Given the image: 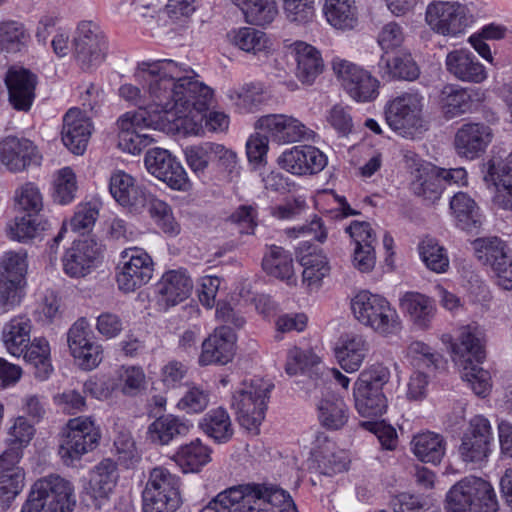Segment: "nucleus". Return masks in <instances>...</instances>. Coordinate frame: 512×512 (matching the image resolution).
<instances>
[{
  "label": "nucleus",
  "instance_id": "nucleus-57",
  "mask_svg": "<svg viewBox=\"0 0 512 512\" xmlns=\"http://www.w3.org/2000/svg\"><path fill=\"white\" fill-rule=\"evenodd\" d=\"M471 96L464 88L447 85L441 92L442 110L446 117L459 116L470 109Z\"/></svg>",
  "mask_w": 512,
  "mask_h": 512
},
{
  "label": "nucleus",
  "instance_id": "nucleus-2",
  "mask_svg": "<svg viewBox=\"0 0 512 512\" xmlns=\"http://www.w3.org/2000/svg\"><path fill=\"white\" fill-rule=\"evenodd\" d=\"M185 80L177 81L183 84L181 94L184 107H175L163 111V123L175 122L178 131L188 136H200L204 133L203 112L210 105L213 98V90L197 79L198 75L188 66V71L183 72Z\"/></svg>",
  "mask_w": 512,
  "mask_h": 512
},
{
  "label": "nucleus",
  "instance_id": "nucleus-7",
  "mask_svg": "<svg viewBox=\"0 0 512 512\" xmlns=\"http://www.w3.org/2000/svg\"><path fill=\"white\" fill-rule=\"evenodd\" d=\"M272 387L269 381L255 378L244 381L234 392L231 405L241 427L255 434L259 432Z\"/></svg>",
  "mask_w": 512,
  "mask_h": 512
},
{
  "label": "nucleus",
  "instance_id": "nucleus-16",
  "mask_svg": "<svg viewBox=\"0 0 512 512\" xmlns=\"http://www.w3.org/2000/svg\"><path fill=\"white\" fill-rule=\"evenodd\" d=\"M118 479L117 463L110 458L101 460L90 471L89 479L83 485V501L87 502L88 506L101 509L109 502Z\"/></svg>",
  "mask_w": 512,
  "mask_h": 512
},
{
  "label": "nucleus",
  "instance_id": "nucleus-54",
  "mask_svg": "<svg viewBox=\"0 0 512 512\" xmlns=\"http://www.w3.org/2000/svg\"><path fill=\"white\" fill-rule=\"evenodd\" d=\"M227 96L240 113L254 112L264 102L263 86L255 83L232 88Z\"/></svg>",
  "mask_w": 512,
  "mask_h": 512
},
{
  "label": "nucleus",
  "instance_id": "nucleus-23",
  "mask_svg": "<svg viewBox=\"0 0 512 512\" xmlns=\"http://www.w3.org/2000/svg\"><path fill=\"white\" fill-rule=\"evenodd\" d=\"M236 341V334L231 327L222 325L215 328L213 333L202 342L199 364L202 366L225 365L231 362L236 352Z\"/></svg>",
  "mask_w": 512,
  "mask_h": 512
},
{
  "label": "nucleus",
  "instance_id": "nucleus-61",
  "mask_svg": "<svg viewBox=\"0 0 512 512\" xmlns=\"http://www.w3.org/2000/svg\"><path fill=\"white\" fill-rule=\"evenodd\" d=\"M114 378L118 382L117 389L128 396L137 395L146 385V375L140 366H121Z\"/></svg>",
  "mask_w": 512,
  "mask_h": 512
},
{
  "label": "nucleus",
  "instance_id": "nucleus-17",
  "mask_svg": "<svg viewBox=\"0 0 512 512\" xmlns=\"http://www.w3.org/2000/svg\"><path fill=\"white\" fill-rule=\"evenodd\" d=\"M442 341L450 344V354L456 366L468 362L481 363L485 359V331L477 323H471L459 329L456 340L451 335H443Z\"/></svg>",
  "mask_w": 512,
  "mask_h": 512
},
{
  "label": "nucleus",
  "instance_id": "nucleus-47",
  "mask_svg": "<svg viewBox=\"0 0 512 512\" xmlns=\"http://www.w3.org/2000/svg\"><path fill=\"white\" fill-rule=\"evenodd\" d=\"M378 73L387 80L413 81L419 76V68L410 54H401L393 58L382 56L378 63Z\"/></svg>",
  "mask_w": 512,
  "mask_h": 512
},
{
  "label": "nucleus",
  "instance_id": "nucleus-59",
  "mask_svg": "<svg viewBox=\"0 0 512 512\" xmlns=\"http://www.w3.org/2000/svg\"><path fill=\"white\" fill-rule=\"evenodd\" d=\"M112 453L116 457L117 463L126 469L135 467L141 460L132 435L125 430L117 432L113 442Z\"/></svg>",
  "mask_w": 512,
  "mask_h": 512
},
{
  "label": "nucleus",
  "instance_id": "nucleus-41",
  "mask_svg": "<svg viewBox=\"0 0 512 512\" xmlns=\"http://www.w3.org/2000/svg\"><path fill=\"white\" fill-rule=\"evenodd\" d=\"M144 211L149 213L156 226L163 233L169 236H176L180 233V224L175 219L171 206L150 192L143 199L141 209L137 214Z\"/></svg>",
  "mask_w": 512,
  "mask_h": 512
},
{
  "label": "nucleus",
  "instance_id": "nucleus-33",
  "mask_svg": "<svg viewBox=\"0 0 512 512\" xmlns=\"http://www.w3.org/2000/svg\"><path fill=\"white\" fill-rule=\"evenodd\" d=\"M251 484L230 487L213 498L200 512H250L249 501L256 494Z\"/></svg>",
  "mask_w": 512,
  "mask_h": 512
},
{
  "label": "nucleus",
  "instance_id": "nucleus-38",
  "mask_svg": "<svg viewBox=\"0 0 512 512\" xmlns=\"http://www.w3.org/2000/svg\"><path fill=\"white\" fill-rule=\"evenodd\" d=\"M201 431L217 444L229 442L234 428L228 411L223 407L209 410L198 423Z\"/></svg>",
  "mask_w": 512,
  "mask_h": 512
},
{
  "label": "nucleus",
  "instance_id": "nucleus-18",
  "mask_svg": "<svg viewBox=\"0 0 512 512\" xmlns=\"http://www.w3.org/2000/svg\"><path fill=\"white\" fill-rule=\"evenodd\" d=\"M256 129L268 134L278 144L314 141L317 134L299 119L285 114L262 116L255 124Z\"/></svg>",
  "mask_w": 512,
  "mask_h": 512
},
{
  "label": "nucleus",
  "instance_id": "nucleus-50",
  "mask_svg": "<svg viewBox=\"0 0 512 512\" xmlns=\"http://www.w3.org/2000/svg\"><path fill=\"white\" fill-rule=\"evenodd\" d=\"M476 257L494 270L510 259L508 246L498 237L479 238L473 242Z\"/></svg>",
  "mask_w": 512,
  "mask_h": 512
},
{
  "label": "nucleus",
  "instance_id": "nucleus-43",
  "mask_svg": "<svg viewBox=\"0 0 512 512\" xmlns=\"http://www.w3.org/2000/svg\"><path fill=\"white\" fill-rule=\"evenodd\" d=\"M31 321L26 316L12 318L3 327L2 339L6 350L13 356H21L30 342Z\"/></svg>",
  "mask_w": 512,
  "mask_h": 512
},
{
  "label": "nucleus",
  "instance_id": "nucleus-22",
  "mask_svg": "<svg viewBox=\"0 0 512 512\" xmlns=\"http://www.w3.org/2000/svg\"><path fill=\"white\" fill-rule=\"evenodd\" d=\"M37 84V75L29 69L11 67L5 75L9 104L17 111H29L36 97Z\"/></svg>",
  "mask_w": 512,
  "mask_h": 512
},
{
  "label": "nucleus",
  "instance_id": "nucleus-28",
  "mask_svg": "<svg viewBox=\"0 0 512 512\" xmlns=\"http://www.w3.org/2000/svg\"><path fill=\"white\" fill-rule=\"evenodd\" d=\"M492 141V131L483 123L462 125L455 135L454 145L459 156L475 159L485 151Z\"/></svg>",
  "mask_w": 512,
  "mask_h": 512
},
{
  "label": "nucleus",
  "instance_id": "nucleus-25",
  "mask_svg": "<svg viewBox=\"0 0 512 512\" xmlns=\"http://www.w3.org/2000/svg\"><path fill=\"white\" fill-rule=\"evenodd\" d=\"M38 160L37 148L29 139L7 136L0 140V162L10 172L24 171Z\"/></svg>",
  "mask_w": 512,
  "mask_h": 512
},
{
  "label": "nucleus",
  "instance_id": "nucleus-11",
  "mask_svg": "<svg viewBox=\"0 0 512 512\" xmlns=\"http://www.w3.org/2000/svg\"><path fill=\"white\" fill-rule=\"evenodd\" d=\"M332 68L344 91L358 103H369L379 96L380 82L360 65L334 58Z\"/></svg>",
  "mask_w": 512,
  "mask_h": 512
},
{
  "label": "nucleus",
  "instance_id": "nucleus-64",
  "mask_svg": "<svg viewBox=\"0 0 512 512\" xmlns=\"http://www.w3.org/2000/svg\"><path fill=\"white\" fill-rule=\"evenodd\" d=\"M394 512H436L429 496L400 493L392 500Z\"/></svg>",
  "mask_w": 512,
  "mask_h": 512
},
{
  "label": "nucleus",
  "instance_id": "nucleus-31",
  "mask_svg": "<svg viewBox=\"0 0 512 512\" xmlns=\"http://www.w3.org/2000/svg\"><path fill=\"white\" fill-rule=\"evenodd\" d=\"M410 189L414 195L434 203L444 191V184L438 174V166L428 162H417L411 171Z\"/></svg>",
  "mask_w": 512,
  "mask_h": 512
},
{
  "label": "nucleus",
  "instance_id": "nucleus-8",
  "mask_svg": "<svg viewBox=\"0 0 512 512\" xmlns=\"http://www.w3.org/2000/svg\"><path fill=\"white\" fill-rule=\"evenodd\" d=\"M101 432L91 416L70 419L62 430L59 456L66 466H75L99 444Z\"/></svg>",
  "mask_w": 512,
  "mask_h": 512
},
{
  "label": "nucleus",
  "instance_id": "nucleus-48",
  "mask_svg": "<svg viewBox=\"0 0 512 512\" xmlns=\"http://www.w3.org/2000/svg\"><path fill=\"white\" fill-rule=\"evenodd\" d=\"M323 13L337 29H351L357 22L355 0H324Z\"/></svg>",
  "mask_w": 512,
  "mask_h": 512
},
{
  "label": "nucleus",
  "instance_id": "nucleus-52",
  "mask_svg": "<svg viewBox=\"0 0 512 512\" xmlns=\"http://www.w3.org/2000/svg\"><path fill=\"white\" fill-rule=\"evenodd\" d=\"M488 176L495 185L494 206L501 210L512 211V173L498 168L494 161H489Z\"/></svg>",
  "mask_w": 512,
  "mask_h": 512
},
{
  "label": "nucleus",
  "instance_id": "nucleus-19",
  "mask_svg": "<svg viewBox=\"0 0 512 512\" xmlns=\"http://www.w3.org/2000/svg\"><path fill=\"white\" fill-rule=\"evenodd\" d=\"M145 167L150 174L166 183L171 189L187 191L191 182L181 163L168 150L153 148L146 152Z\"/></svg>",
  "mask_w": 512,
  "mask_h": 512
},
{
  "label": "nucleus",
  "instance_id": "nucleus-13",
  "mask_svg": "<svg viewBox=\"0 0 512 512\" xmlns=\"http://www.w3.org/2000/svg\"><path fill=\"white\" fill-rule=\"evenodd\" d=\"M74 56L83 70L100 66L106 57L107 41L100 26L90 20L80 21L73 36Z\"/></svg>",
  "mask_w": 512,
  "mask_h": 512
},
{
  "label": "nucleus",
  "instance_id": "nucleus-63",
  "mask_svg": "<svg viewBox=\"0 0 512 512\" xmlns=\"http://www.w3.org/2000/svg\"><path fill=\"white\" fill-rule=\"evenodd\" d=\"M29 33L24 24L17 21L0 23V43L6 52H19L26 46Z\"/></svg>",
  "mask_w": 512,
  "mask_h": 512
},
{
  "label": "nucleus",
  "instance_id": "nucleus-53",
  "mask_svg": "<svg viewBox=\"0 0 512 512\" xmlns=\"http://www.w3.org/2000/svg\"><path fill=\"white\" fill-rule=\"evenodd\" d=\"M420 259L425 266L435 273H445L449 269L450 261L447 250L436 239L425 237L418 245Z\"/></svg>",
  "mask_w": 512,
  "mask_h": 512
},
{
  "label": "nucleus",
  "instance_id": "nucleus-56",
  "mask_svg": "<svg viewBox=\"0 0 512 512\" xmlns=\"http://www.w3.org/2000/svg\"><path fill=\"white\" fill-rule=\"evenodd\" d=\"M406 357L416 370L427 369L429 373L438 369L442 363V356L421 341L409 344Z\"/></svg>",
  "mask_w": 512,
  "mask_h": 512
},
{
  "label": "nucleus",
  "instance_id": "nucleus-37",
  "mask_svg": "<svg viewBox=\"0 0 512 512\" xmlns=\"http://www.w3.org/2000/svg\"><path fill=\"white\" fill-rule=\"evenodd\" d=\"M193 424L174 415H164L154 420L148 427V437L151 442L168 445L178 436L187 435Z\"/></svg>",
  "mask_w": 512,
  "mask_h": 512
},
{
  "label": "nucleus",
  "instance_id": "nucleus-39",
  "mask_svg": "<svg viewBox=\"0 0 512 512\" xmlns=\"http://www.w3.org/2000/svg\"><path fill=\"white\" fill-rule=\"evenodd\" d=\"M212 450L199 438L181 445L173 456L174 462L184 473L198 472L211 461Z\"/></svg>",
  "mask_w": 512,
  "mask_h": 512
},
{
  "label": "nucleus",
  "instance_id": "nucleus-58",
  "mask_svg": "<svg viewBox=\"0 0 512 512\" xmlns=\"http://www.w3.org/2000/svg\"><path fill=\"white\" fill-rule=\"evenodd\" d=\"M231 42L245 52L256 54L268 47V39L264 32L253 27H240L228 34Z\"/></svg>",
  "mask_w": 512,
  "mask_h": 512
},
{
  "label": "nucleus",
  "instance_id": "nucleus-6",
  "mask_svg": "<svg viewBox=\"0 0 512 512\" xmlns=\"http://www.w3.org/2000/svg\"><path fill=\"white\" fill-rule=\"evenodd\" d=\"M497 508L492 485L479 477L463 478L446 494V509L450 512H496Z\"/></svg>",
  "mask_w": 512,
  "mask_h": 512
},
{
  "label": "nucleus",
  "instance_id": "nucleus-46",
  "mask_svg": "<svg viewBox=\"0 0 512 512\" xmlns=\"http://www.w3.org/2000/svg\"><path fill=\"white\" fill-rule=\"evenodd\" d=\"M299 262L303 267V284L310 290L318 289L323 278L326 277L330 271L326 255L320 250L313 249L308 253L301 254Z\"/></svg>",
  "mask_w": 512,
  "mask_h": 512
},
{
  "label": "nucleus",
  "instance_id": "nucleus-30",
  "mask_svg": "<svg viewBox=\"0 0 512 512\" xmlns=\"http://www.w3.org/2000/svg\"><path fill=\"white\" fill-rule=\"evenodd\" d=\"M447 71L456 79L469 83H482L487 79V71L473 52L457 49L449 52L445 60Z\"/></svg>",
  "mask_w": 512,
  "mask_h": 512
},
{
  "label": "nucleus",
  "instance_id": "nucleus-5",
  "mask_svg": "<svg viewBox=\"0 0 512 512\" xmlns=\"http://www.w3.org/2000/svg\"><path fill=\"white\" fill-rule=\"evenodd\" d=\"M390 379L388 367L375 363L362 370L353 386L355 408L362 417H380L388 407L383 387Z\"/></svg>",
  "mask_w": 512,
  "mask_h": 512
},
{
  "label": "nucleus",
  "instance_id": "nucleus-40",
  "mask_svg": "<svg viewBox=\"0 0 512 512\" xmlns=\"http://www.w3.org/2000/svg\"><path fill=\"white\" fill-rule=\"evenodd\" d=\"M262 266L267 274L285 281L287 285H296L293 258L284 248L271 246L263 258Z\"/></svg>",
  "mask_w": 512,
  "mask_h": 512
},
{
  "label": "nucleus",
  "instance_id": "nucleus-29",
  "mask_svg": "<svg viewBox=\"0 0 512 512\" xmlns=\"http://www.w3.org/2000/svg\"><path fill=\"white\" fill-rule=\"evenodd\" d=\"M109 191L117 203L132 213L139 212L143 199L149 194V191L137 185L134 178L122 170L111 174Z\"/></svg>",
  "mask_w": 512,
  "mask_h": 512
},
{
  "label": "nucleus",
  "instance_id": "nucleus-36",
  "mask_svg": "<svg viewBox=\"0 0 512 512\" xmlns=\"http://www.w3.org/2000/svg\"><path fill=\"white\" fill-rule=\"evenodd\" d=\"M292 51L297 62L296 76L302 83H313L324 66L320 52L302 41L295 42Z\"/></svg>",
  "mask_w": 512,
  "mask_h": 512
},
{
  "label": "nucleus",
  "instance_id": "nucleus-10",
  "mask_svg": "<svg viewBox=\"0 0 512 512\" xmlns=\"http://www.w3.org/2000/svg\"><path fill=\"white\" fill-rule=\"evenodd\" d=\"M144 112H126L117 120L118 147L132 155H138L155 140L144 129L159 130L163 128V118L158 113L146 116Z\"/></svg>",
  "mask_w": 512,
  "mask_h": 512
},
{
  "label": "nucleus",
  "instance_id": "nucleus-12",
  "mask_svg": "<svg viewBox=\"0 0 512 512\" xmlns=\"http://www.w3.org/2000/svg\"><path fill=\"white\" fill-rule=\"evenodd\" d=\"M493 433L490 421L482 415L474 416L464 432L458 447V455L471 468H481L491 453Z\"/></svg>",
  "mask_w": 512,
  "mask_h": 512
},
{
  "label": "nucleus",
  "instance_id": "nucleus-20",
  "mask_svg": "<svg viewBox=\"0 0 512 512\" xmlns=\"http://www.w3.org/2000/svg\"><path fill=\"white\" fill-rule=\"evenodd\" d=\"M102 244L93 238L74 241L62 257L64 273L71 278L90 274L100 263Z\"/></svg>",
  "mask_w": 512,
  "mask_h": 512
},
{
  "label": "nucleus",
  "instance_id": "nucleus-14",
  "mask_svg": "<svg viewBox=\"0 0 512 512\" xmlns=\"http://www.w3.org/2000/svg\"><path fill=\"white\" fill-rule=\"evenodd\" d=\"M154 271L151 256L140 247H130L120 253L116 280L118 288L125 292H133L147 284Z\"/></svg>",
  "mask_w": 512,
  "mask_h": 512
},
{
  "label": "nucleus",
  "instance_id": "nucleus-51",
  "mask_svg": "<svg viewBox=\"0 0 512 512\" xmlns=\"http://www.w3.org/2000/svg\"><path fill=\"white\" fill-rule=\"evenodd\" d=\"M476 257L494 270L510 259L508 246L498 237L479 238L473 242Z\"/></svg>",
  "mask_w": 512,
  "mask_h": 512
},
{
  "label": "nucleus",
  "instance_id": "nucleus-49",
  "mask_svg": "<svg viewBox=\"0 0 512 512\" xmlns=\"http://www.w3.org/2000/svg\"><path fill=\"white\" fill-rule=\"evenodd\" d=\"M50 352L49 342L39 337L34 338L22 354L24 360L34 367V374L40 380H46L53 371Z\"/></svg>",
  "mask_w": 512,
  "mask_h": 512
},
{
  "label": "nucleus",
  "instance_id": "nucleus-45",
  "mask_svg": "<svg viewBox=\"0 0 512 512\" xmlns=\"http://www.w3.org/2000/svg\"><path fill=\"white\" fill-rule=\"evenodd\" d=\"M238 6L247 23L266 27L278 16L279 10L275 0H231Z\"/></svg>",
  "mask_w": 512,
  "mask_h": 512
},
{
  "label": "nucleus",
  "instance_id": "nucleus-21",
  "mask_svg": "<svg viewBox=\"0 0 512 512\" xmlns=\"http://www.w3.org/2000/svg\"><path fill=\"white\" fill-rule=\"evenodd\" d=\"M281 168L297 175H314L321 172L328 163L327 156L312 145H297L286 149L278 159Z\"/></svg>",
  "mask_w": 512,
  "mask_h": 512
},
{
  "label": "nucleus",
  "instance_id": "nucleus-35",
  "mask_svg": "<svg viewBox=\"0 0 512 512\" xmlns=\"http://www.w3.org/2000/svg\"><path fill=\"white\" fill-rule=\"evenodd\" d=\"M399 306L412 323L420 329H428L435 316L434 301L419 292L408 291L399 298Z\"/></svg>",
  "mask_w": 512,
  "mask_h": 512
},
{
  "label": "nucleus",
  "instance_id": "nucleus-62",
  "mask_svg": "<svg viewBox=\"0 0 512 512\" xmlns=\"http://www.w3.org/2000/svg\"><path fill=\"white\" fill-rule=\"evenodd\" d=\"M40 231V224L36 222L30 213L15 216L6 226L8 238L21 243H26L36 238Z\"/></svg>",
  "mask_w": 512,
  "mask_h": 512
},
{
  "label": "nucleus",
  "instance_id": "nucleus-27",
  "mask_svg": "<svg viewBox=\"0 0 512 512\" xmlns=\"http://www.w3.org/2000/svg\"><path fill=\"white\" fill-rule=\"evenodd\" d=\"M256 496L249 501L250 512H298L290 494L274 485L252 483Z\"/></svg>",
  "mask_w": 512,
  "mask_h": 512
},
{
  "label": "nucleus",
  "instance_id": "nucleus-15",
  "mask_svg": "<svg viewBox=\"0 0 512 512\" xmlns=\"http://www.w3.org/2000/svg\"><path fill=\"white\" fill-rule=\"evenodd\" d=\"M428 26L443 36L457 37L463 34L472 22L468 8L456 1H435L426 8Z\"/></svg>",
  "mask_w": 512,
  "mask_h": 512
},
{
  "label": "nucleus",
  "instance_id": "nucleus-34",
  "mask_svg": "<svg viewBox=\"0 0 512 512\" xmlns=\"http://www.w3.org/2000/svg\"><path fill=\"white\" fill-rule=\"evenodd\" d=\"M369 351V344L361 335L347 334L342 336L336 347L335 356L346 372L358 371Z\"/></svg>",
  "mask_w": 512,
  "mask_h": 512
},
{
  "label": "nucleus",
  "instance_id": "nucleus-4",
  "mask_svg": "<svg viewBox=\"0 0 512 512\" xmlns=\"http://www.w3.org/2000/svg\"><path fill=\"white\" fill-rule=\"evenodd\" d=\"M351 310L361 324L382 336L396 335L402 329L396 309L378 294L366 290L358 292L351 300Z\"/></svg>",
  "mask_w": 512,
  "mask_h": 512
},
{
  "label": "nucleus",
  "instance_id": "nucleus-44",
  "mask_svg": "<svg viewBox=\"0 0 512 512\" xmlns=\"http://www.w3.org/2000/svg\"><path fill=\"white\" fill-rule=\"evenodd\" d=\"M411 449L420 461L436 465L445 455L446 442L442 435L428 431L413 437Z\"/></svg>",
  "mask_w": 512,
  "mask_h": 512
},
{
  "label": "nucleus",
  "instance_id": "nucleus-55",
  "mask_svg": "<svg viewBox=\"0 0 512 512\" xmlns=\"http://www.w3.org/2000/svg\"><path fill=\"white\" fill-rule=\"evenodd\" d=\"M144 489L159 492L160 495H165V497L181 499L180 478L162 466H157L150 471Z\"/></svg>",
  "mask_w": 512,
  "mask_h": 512
},
{
  "label": "nucleus",
  "instance_id": "nucleus-26",
  "mask_svg": "<svg viewBox=\"0 0 512 512\" xmlns=\"http://www.w3.org/2000/svg\"><path fill=\"white\" fill-rule=\"evenodd\" d=\"M92 122L80 109L71 108L63 117L62 141L74 154L81 155L92 134Z\"/></svg>",
  "mask_w": 512,
  "mask_h": 512
},
{
  "label": "nucleus",
  "instance_id": "nucleus-3",
  "mask_svg": "<svg viewBox=\"0 0 512 512\" xmlns=\"http://www.w3.org/2000/svg\"><path fill=\"white\" fill-rule=\"evenodd\" d=\"M76 505L73 484L57 474L38 479L21 512H72Z\"/></svg>",
  "mask_w": 512,
  "mask_h": 512
},
{
  "label": "nucleus",
  "instance_id": "nucleus-32",
  "mask_svg": "<svg viewBox=\"0 0 512 512\" xmlns=\"http://www.w3.org/2000/svg\"><path fill=\"white\" fill-rule=\"evenodd\" d=\"M323 383L322 379L320 382L317 380L314 383V392L316 393L320 389L322 395L316 404L318 419L324 427L337 430L342 428L348 421V407L342 398L330 391L324 392Z\"/></svg>",
  "mask_w": 512,
  "mask_h": 512
},
{
  "label": "nucleus",
  "instance_id": "nucleus-9",
  "mask_svg": "<svg viewBox=\"0 0 512 512\" xmlns=\"http://www.w3.org/2000/svg\"><path fill=\"white\" fill-rule=\"evenodd\" d=\"M425 98L418 91L403 92L384 107L386 123L402 137L412 138L422 127Z\"/></svg>",
  "mask_w": 512,
  "mask_h": 512
},
{
  "label": "nucleus",
  "instance_id": "nucleus-42",
  "mask_svg": "<svg viewBox=\"0 0 512 512\" xmlns=\"http://www.w3.org/2000/svg\"><path fill=\"white\" fill-rule=\"evenodd\" d=\"M450 209L460 229L471 232L481 225L480 208L467 193L454 194L450 200Z\"/></svg>",
  "mask_w": 512,
  "mask_h": 512
},
{
  "label": "nucleus",
  "instance_id": "nucleus-24",
  "mask_svg": "<svg viewBox=\"0 0 512 512\" xmlns=\"http://www.w3.org/2000/svg\"><path fill=\"white\" fill-rule=\"evenodd\" d=\"M155 289L158 303L168 308L183 302L190 296L193 281L186 269H172L163 273Z\"/></svg>",
  "mask_w": 512,
  "mask_h": 512
},
{
  "label": "nucleus",
  "instance_id": "nucleus-60",
  "mask_svg": "<svg viewBox=\"0 0 512 512\" xmlns=\"http://www.w3.org/2000/svg\"><path fill=\"white\" fill-rule=\"evenodd\" d=\"M28 254L26 250H10L0 257V277L26 281Z\"/></svg>",
  "mask_w": 512,
  "mask_h": 512
},
{
  "label": "nucleus",
  "instance_id": "nucleus-1",
  "mask_svg": "<svg viewBox=\"0 0 512 512\" xmlns=\"http://www.w3.org/2000/svg\"><path fill=\"white\" fill-rule=\"evenodd\" d=\"M185 71H188L186 64L172 59L141 62L136 77L144 84V93L132 84H123L119 96L137 106L135 112H144L146 116L158 113L163 118V111L184 107L187 103L180 98L183 84H177V81L185 80Z\"/></svg>",
  "mask_w": 512,
  "mask_h": 512
}]
</instances>
